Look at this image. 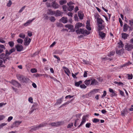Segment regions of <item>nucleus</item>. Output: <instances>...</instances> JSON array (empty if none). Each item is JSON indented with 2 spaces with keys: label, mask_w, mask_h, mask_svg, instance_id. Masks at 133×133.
Here are the masks:
<instances>
[{
  "label": "nucleus",
  "mask_w": 133,
  "mask_h": 133,
  "mask_svg": "<svg viewBox=\"0 0 133 133\" xmlns=\"http://www.w3.org/2000/svg\"><path fill=\"white\" fill-rule=\"evenodd\" d=\"M91 125V123H88L86 124L85 126L87 128H89Z\"/></svg>",
  "instance_id": "bf43d9fd"
},
{
  "label": "nucleus",
  "mask_w": 133,
  "mask_h": 133,
  "mask_svg": "<svg viewBox=\"0 0 133 133\" xmlns=\"http://www.w3.org/2000/svg\"><path fill=\"white\" fill-rule=\"evenodd\" d=\"M51 6L54 8L55 9L58 8L59 6V4L55 1H54L52 2Z\"/></svg>",
  "instance_id": "0eeeda50"
},
{
  "label": "nucleus",
  "mask_w": 133,
  "mask_h": 133,
  "mask_svg": "<svg viewBox=\"0 0 133 133\" xmlns=\"http://www.w3.org/2000/svg\"><path fill=\"white\" fill-rule=\"evenodd\" d=\"M78 15L80 19H82L83 18V12L81 11H79L78 12Z\"/></svg>",
  "instance_id": "ddd939ff"
},
{
  "label": "nucleus",
  "mask_w": 133,
  "mask_h": 133,
  "mask_svg": "<svg viewBox=\"0 0 133 133\" xmlns=\"http://www.w3.org/2000/svg\"><path fill=\"white\" fill-rule=\"evenodd\" d=\"M19 36L20 38L24 39L25 37V35L23 33L20 34L19 35Z\"/></svg>",
  "instance_id": "58836bf2"
},
{
  "label": "nucleus",
  "mask_w": 133,
  "mask_h": 133,
  "mask_svg": "<svg viewBox=\"0 0 133 133\" xmlns=\"http://www.w3.org/2000/svg\"><path fill=\"white\" fill-rule=\"evenodd\" d=\"M98 31H101L104 28V26L102 24H98Z\"/></svg>",
  "instance_id": "412c9836"
},
{
  "label": "nucleus",
  "mask_w": 133,
  "mask_h": 133,
  "mask_svg": "<svg viewBox=\"0 0 133 133\" xmlns=\"http://www.w3.org/2000/svg\"><path fill=\"white\" fill-rule=\"evenodd\" d=\"M56 15L58 16H60L61 15V14L60 11L59 10H57L56 11L55 13Z\"/></svg>",
  "instance_id": "f704fd0d"
},
{
  "label": "nucleus",
  "mask_w": 133,
  "mask_h": 133,
  "mask_svg": "<svg viewBox=\"0 0 133 133\" xmlns=\"http://www.w3.org/2000/svg\"><path fill=\"white\" fill-rule=\"evenodd\" d=\"M82 24L81 23L78 22L75 25V28L79 29V28L82 26Z\"/></svg>",
  "instance_id": "a211bd4d"
},
{
  "label": "nucleus",
  "mask_w": 133,
  "mask_h": 133,
  "mask_svg": "<svg viewBox=\"0 0 133 133\" xmlns=\"http://www.w3.org/2000/svg\"><path fill=\"white\" fill-rule=\"evenodd\" d=\"M28 35L29 37H31L32 36V32H30L29 31H28L27 32Z\"/></svg>",
  "instance_id": "864d4df0"
},
{
  "label": "nucleus",
  "mask_w": 133,
  "mask_h": 133,
  "mask_svg": "<svg viewBox=\"0 0 133 133\" xmlns=\"http://www.w3.org/2000/svg\"><path fill=\"white\" fill-rule=\"evenodd\" d=\"M77 34H82L83 35H89L90 34L89 31H87L86 30H84V29H78L76 31Z\"/></svg>",
  "instance_id": "f03ea898"
},
{
  "label": "nucleus",
  "mask_w": 133,
  "mask_h": 133,
  "mask_svg": "<svg viewBox=\"0 0 133 133\" xmlns=\"http://www.w3.org/2000/svg\"><path fill=\"white\" fill-rule=\"evenodd\" d=\"M107 94V92L106 91H103V94L102 96V98H103Z\"/></svg>",
  "instance_id": "13d9d810"
},
{
  "label": "nucleus",
  "mask_w": 133,
  "mask_h": 133,
  "mask_svg": "<svg viewBox=\"0 0 133 133\" xmlns=\"http://www.w3.org/2000/svg\"><path fill=\"white\" fill-rule=\"evenodd\" d=\"M49 19L50 21L52 22H54L56 19L55 17L53 16H51L49 17Z\"/></svg>",
  "instance_id": "c756f323"
},
{
  "label": "nucleus",
  "mask_w": 133,
  "mask_h": 133,
  "mask_svg": "<svg viewBox=\"0 0 133 133\" xmlns=\"http://www.w3.org/2000/svg\"><path fill=\"white\" fill-rule=\"evenodd\" d=\"M68 6H69V7L67 8L68 10L70 11H72L74 9V6L73 5H69Z\"/></svg>",
  "instance_id": "b1692460"
},
{
  "label": "nucleus",
  "mask_w": 133,
  "mask_h": 133,
  "mask_svg": "<svg viewBox=\"0 0 133 133\" xmlns=\"http://www.w3.org/2000/svg\"><path fill=\"white\" fill-rule=\"evenodd\" d=\"M121 35L122 38L124 39H127L128 37L129 36L128 34L125 33H122L121 34Z\"/></svg>",
  "instance_id": "f8f14e48"
},
{
  "label": "nucleus",
  "mask_w": 133,
  "mask_h": 133,
  "mask_svg": "<svg viewBox=\"0 0 133 133\" xmlns=\"http://www.w3.org/2000/svg\"><path fill=\"white\" fill-rule=\"evenodd\" d=\"M6 54L5 55L4 53L0 55V58L3 59L4 63H5L7 59H8V51L7 50L6 51Z\"/></svg>",
  "instance_id": "7ed1b4c3"
},
{
  "label": "nucleus",
  "mask_w": 133,
  "mask_h": 133,
  "mask_svg": "<svg viewBox=\"0 0 133 133\" xmlns=\"http://www.w3.org/2000/svg\"><path fill=\"white\" fill-rule=\"evenodd\" d=\"M115 54V52L114 51H112L110 53L108 54V56L110 57L111 56H113Z\"/></svg>",
  "instance_id": "e433bc0d"
},
{
  "label": "nucleus",
  "mask_w": 133,
  "mask_h": 133,
  "mask_svg": "<svg viewBox=\"0 0 133 133\" xmlns=\"http://www.w3.org/2000/svg\"><path fill=\"white\" fill-rule=\"evenodd\" d=\"M82 83V81H80L79 82H75V85L76 87H78L80 84Z\"/></svg>",
  "instance_id": "bb28decb"
},
{
  "label": "nucleus",
  "mask_w": 133,
  "mask_h": 133,
  "mask_svg": "<svg viewBox=\"0 0 133 133\" xmlns=\"http://www.w3.org/2000/svg\"><path fill=\"white\" fill-rule=\"evenodd\" d=\"M118 46L119 48H122L124 46L123 42L121 40H120L119 42L118 43Z\"/></svg>",
  "instance_id": "aec40b11"
},
{
  "label": "nucleus",
  "mask_w": 133,
  "mask_h": 133,
  "mask_svg": "<svg viewBox=\"0 0 133 133\" xmlns=\"http://www.w3.org/2000/svg\"><path fill=\"white\" fill-rule=\"evenodd\" d=\"M15 48L17 51L20 52L22 51L23 49L22 46L21 45L17 44L15 45Z\"/></svg>",
  "instance_id": "6e6552de"
},
{
  "label": "nucleus",
  "mask_w": 133,
  "mask_h": 133,
  "mask_svg": "<svg viewBox=\"0 0 133 133\" xmlns=\"http://www.w3.org/2000/svg\"><path fill=\"white\" fill-rule=\"evenodd\" d=\"M0 42L2 43H5V41L3 39V38H0Z\"/></svg>",
  "instance_id": "0e129e2a"
},
{
  "label": "nucleus",
  "mask_w": 133,
  "mask_h": 133,
  "mask_svg": "<svg viewBox=\"0 0 133 133\" xmlns=\"http://www.w3.org/2000/svg\"><path fill=\"white\" fill-rule=\"evenodd\" d=\"M38 106V104L37 103H34L33 105L32 106V108H33V109L36 110L37 109Z\"/></svg>",
  "instance_id": "cd10ccee"
},
{
  "label": "nucleus",
  "mask_w": 133,
  "mask_h": 133,
  "mask_svg": "<svg viewBox=\"0 0 133 133\" xmlns=\"http://www.w3.org/2000/svg\"><path fill=\"white\" fill-rule=\"evenodd\" d=\"M99 120L97 118H95L92 120L93 122L96 123L99 122Z\"/></svg>",
  "instance_id": "37998d69"
},
{
  "label": "nucleus",
  "mask_w": 133,
  "mask_h": 133,
  "mask_svg": "<svg viewBox=\"0 0 133 133\" xmlns=\"http://www.w3.org/2000/svg\"><path fill=\"white\" fill-rule=\"evenodd\" d=\"M31 40V39L30 38L26 37L24 39L25 41L24 44L25 45H28L29 44Z\"/></svg>",
  "instance_id": "423d86ee"
},
{
  "label": "nucleus",
  "mask_w": 133,
  "mask_h": 133,
  "mask_svg": "<svg viewBox=\"0 0 133 133\" xmlns=\"http://www.w3.org/2000/svg\"><path fill=\"white\" fill-rule=\"evenodd\" d=\"M30 71L32 73H35L37 72V70L35 68L31 69Z\"/></svg>",
  "instance_id": "a18cd8bd"
},
{
  "label": "nucleus",
  "mask_w": 133,
  "mask_h": 133,
  "mask_svg": "<svg viewBox=\"0 0 133 133\" xmlns=\"http://www.w3.org/2000/svg\"><path fill=\"white\" fill-rule=\"evenodd\" d=\"M91 80H92L90 85H98V82L95 79H91Z\"/></svg>",
  "instance_id": "1a4fd4ad"
},
{
  "label": "nucleus",
  "mask_w": 133,
  "mask_h": 133,
  "mask_svg": "<svg viewBox=\"0 0 133 133\" xmlns=\"http://www.w3.org/2000/svg\"><path fill=\"white\" fill-rule=\"evenodd\" d=\"M15 51V49L14 48H12L9 51V55L10 54L13 52Z\"/></svg>",
  "instance_id": "ea45409f"
},
{
  "label": "nucleus",
  "mask_w": 133,
  "mask_h": 133,
  "mask_svg": "<svg viewBox=\"0 0 133 133\" xmlns=\"http://www.w3.org/2000/svg\"><path fill=\"white\" fill-rule=\"evenodd\" d=\"M95 17V18H97V19H99V14L97 13H96L94 15Z\"/></svg>",
  "instance_id": "3c124183"
},
{
  "label": "nucleus",
  "mask_w": 133,
  "mask_h": 133,
  "mask_svg": "<svg viewBox=\"0 0 133 133\" xmlns=\"http://www.w3.org/2000/svg\"><path fill=\"white\" fill-rule=\"evenodd\" d=\"M7 124L6 123H3L1 124L0 125V129H1L3 128V127L5 125H6Z\"/></svg>",
  "instance_id": "4d7b16f0"
},
{
  "label": "nucleus",
  "mask_w": 133,
  "mask_h": 133,
  "mask_svg": "<svg viewBox=\"0 0 133 133\" xmlns=\"http://www.w3.org/2000/svg\"><path fill=\"white\" fill-rule=\"evenodd\" d=\"M64 71L65 73L68 75V76H69V74H70L71 73L69 70L68 69H67L66 70H65Z\"/></svg>",
  "instance_id": "473e14b6"
},
{
  "label": "nucleus",
  "mask_w": 133,
  "mask_h": 133,
  "mask_svg": "<svg viewBox=\"0 0 133 133\" xmlns=\"http://www.w3.org/2000/svg\"><path fill=\"white\" fill-rule=\"evenodd\" d=\"M119 21L120 24V25L121 26H122L123 25V22L122 21V20L120 18H119Z\"/></svg>",
  "instance_id": "69168bd1"
},
{
  "label": "nucleus",
  "mask_w": 133,
  "mask_h": 133,
  "mask_svg": "<svg viewBox=\"0 0 133 133\" xmlns=\"http://www.w3.org/2000/svg\"><path fill=\"white\" fill-rule=\"evenodd\" d=\"M99 36L101 38L103 39L105 37V34L102 31H99Z\"/></svg>",
  "instance_id": "4468645a"
},
{
  "label": "nucleus",
  "mask_w": 133,
  "mask_h": 133,
  "mask_svg": "<svg viewBox=\"0 0 133 133\" xmlns=\"http://www.w3.org/2000/svg\"><path fill=\"white\" fill-rule=\"evenodd\" d=\"M67 1L65 0H61L60 1L59 3L60 5H62L66 3Z\"/></svg>",
  "instance_id": "2f4dec72"
},
{
  "label": "nucleus",
  "mask_w": 133,
  "mask_h": 133,
  "mask_svg": "<svg viewBox=\"0 0 133 133\" xmlns=\"http://www.w3.org/2000/svg\"><path fill=\"white\" fill-rule=\"evenodd\" d=\"M61 21L63 23H65L67 22L68 19L67 18L62 17L61 19Z\"/></svg>",
  "instance_id": "4be33fe9"
},
{
  "label": "nucleus",
  "mask_w": 133,
  "mask_h": 133,
  "mask_svg": "<svg viewBox=\"0 0 133 133\" xmlns=\"http://www.w3.org/2000/svg\"><path fill=\"white\" fill-rule=\"evenodd\" d=\"M119 91L121 95L122 96H124V92L123 91H121L120 90H119Z\"/></svg>",
  "instance_id": "774afa93"
},
{
  "label": "nucleus",
  "mask_w": 133,
  "mask_h": 133,
  "mask_svg": "<svg viewBox=\"0 0 133 133\" xmlns=\"http://www.w3.org/2000/svg\"><path fill=\"white\" fill-rule=\"evenodd\" d=\"M57 126L61 125H62L64 124V121H61L59 122H57Z\"/></svg>",
  "instance_id": "c9c22d12"
},
{
  "label": "nucleus",
  "mask_w": 133,
  "mask_h": 133,
  "mask_svg": "<svg viewBox=\"0 0 133 133\" xmlns=\"http://www.w3.org/2000/svg\"><path fill=\"white\" fill-rule=\"evenodd\" d=\"M87 24L86 25V27L87 29L89 30H91V28L90 27V22L88 21H87L86 23Z\"/></svg>",
  "instance_id": "f3484780"
},
{
  "label": "nucleus",
  "mask_w": 133,
  "mask_h": 133,
  "mask_svg": "<svg viewBox=\"0 0 133 133\" xmlns=\"http://www.w3.org/2000/svg\"><path fill=\"white\" fill-rule=\"evenodd\" d=\"M16 77L19 81L23 83H27L29 80V79L27 77L20 74L16 75Z\"/></svg>",
  "instance_id": "f257e3e1"
},
{
  "label": "nucleus",
  "mask_w": 133,
  "mask_h": 133,
  "mask_svg": "<svg viewBox=\"0 0 133 133\" xmlns=\"http://www.w3.org/2000/svg\"><path fill=\"white\" fill-rule=\"evenodd\" d=\"M29 101L31 103H33V99L32 97H30L29 98Z\"/></svg>",
  "instance_id": "680f3d73"
},
{
  "label": "nucleus",
  "mask_w": 133,
  "mask_h": 133,
  "mask_svg": "<svg viewBox=\"0 0 133 133\" xmlns=\"http://www.w3.org/2000/svg\"><path fill=\"white\" fill-rule=\"evenodd\" d=\"M47 14L48 15H52L55 14V12L52 11L51 9H49L48 10V11L47 12Z\"/></svg>",
  "instance_id": "6ab92c4d"
},
{
  "label": "nucleus",
  "mask_w": 133,
  "mask_h": 133,
  "mask_svg": "<svg viewBox=\"0 0 133 133\" xmlns=\"http://www.w3.org/2000/svg\"><path fill=\"white\" fill-rule=\"evenodd\" d=\"M65 26L66 28H68L69 29H71L73 28V26L70 24H67L65 25Z\"/></svg>",
  "instance_id": "a878e982"
},
{
  "label": "nucleus",
  "mask_w": 133,
  "mask_h": 133,
  "mask_svg": "<svg viewBox=\"0 0 133 133\" xmlns=\"http://www.w3.org/2000/svg\"><path fill=\"white\" fill-rule=\"evenodd\" d=\"M9 45L12 48L14 45V43L13 42L11 41L9 42Z\"/></svg>",
  "instance_id": "a19ab883"
},
{
  "label": "nucleus",
  "mask_w": 133,
  "mask_h": 133,
  "mask_svg": "<svg viewBox=\"0 0 133 133\" xmlns=\"http://www.w3.org/2000/svg\"><path fill=\"white\" fill-rule=\"evenodd\" d=\"M63 96L61 98L57 100L56 103L57 104H59L61 103L62 101V99H63Z\"/></svg>",
  "instance_id": "c85d7f7f"
},
{
  "label": "nucleus",
  "mask_w": 133,
  "mask_h": 133,
  "mask_svg": "<svg viewBox=\"0 0 133 133\" xmlns=\"http://www.w3.org/2000/svg\"><path fill=\"white\" fill-rule=\"evenodd\" d=\"M74 4V3L71 1L69 3H67V4L68 5H72L73 4Z\"/></svg>",
  "instance_id": "e2e57ef3"
},
{
  "label": "nucleus",
  "mask_w": 133,
  "mask_h": 133,
  "mask_svg": "<svg viewBox=\"0 0 133 133\" xmlns=\"http://www.w3.org/2000/svg\"><path fill=\"white\" fill-rule=\"evenodd\" d=\"M25 6H24L22 7L20 9L19 11V13H21L24 10V9L25 8Z\"/></svg>",
  "instance_id": "603ef678"
},
{
  "label": "nucleus",
  "mask_w": 133,
  "mask_h": 133,
  "mask_svg": "<svg viewBox=\"0 0 133 133\" xmlns=\"http://www.w3.org/2000/svg\"><path fill=\"white\" fill-rule=\"evenodd\" d=\"M31 22L32 21H30V20H29L27 21V22H26V23H25L24 24V26H27L29 25Z\"/></svg>",
  "instance_id": "72a5a7b5"
},
{
  "label": "nucleus",
  "mask_w": 133,
  "mask_h": 133,
  "mask_svg": "<svg viewBox=\"0 0 133 133\" xmlns=\"http://www.w3.org/2000/svg\"><path fill=\"white\" fill-rule=\"evenodd\" d=\"M44 74H37L34 75L35 77H40L43 75H44Z\"/></svg>",
  "instance_id": "8fccbe9b"
},
{
  "label": "nucleus",
  "mask_w": 133,
  "mask_h": 133,
  "mask_svg": "<svg viewBox=\"0 0 133 133\" xmlns=\"http://www.w3.org/2000/svg\"><path fill=\"white\" fill-rule=\"evenodd\" d=\"M10 82L15 87L19 88L21 86V84L15 80H12Z\"/></svg>",
  "instance_id": "20e7f679"
},
{
  "label": "nucleus",
  "mask_w": 133,
  "mask_h": 133,
  "mask_svg": "<svg viewBox=\"0 0 133 133\" xmlns=\"http://www.w3.org/2000/svg\"><path fill=\"white\" fill-rule=\"evenodd\" d=\"M127 75L128 77V79H132V74L131 75H129V74H128Z\"/></svg>",
  "instance_id": "6e6d98bb"
},
{
  "label": "nucleus",
  "mask_w": 133,
  "mask_h": 133,
  "mask_svg": "<svg viewBox=\"0 0 133 133\" xmlns=\"http://www.w3.org/2000/svg\"><path fill=\"white\" fill-rule=\"evenodd\" d=\"M128 113L127 110L125 108L122 111H121V114L122 116H124L125 115L127 114Z\"/></svg>",
  "instance_id": "dca6fc26"
},
{
  "label": "nucleus",
  "mask_w": 133,
  "mask_h": 133,
  "mask_svg": "<svg viewBox=\"0 0 133 133\" xmlns=\"http://www.w3.org/2000/svg\"><path fill=\"white\" fill-rule=\"evenodd\" d=\"M103 22V21L101 18L98 19L97 20V22L98 23V24H102V22Z\"/></svg>",
  "instance_id": "7c9ffc66"
},
{
  "label": "nucleus",
  "mask_w": 133,
  "mask_h": 133,
  "mask_svg": "<svg viewBox=\"0 0 133 133\" xmlns=\"http://www.w3.org/2000/svg\"><path fill=\"white\" fill-rule=\"evenodd\" d=\"M87 117V115L84 116H83L82 119V120L81 123V124L83 125L85 122L86 119Z\"/></svg>",
  "instance_id": "5701e85b"
},
{
  "label": "nucleus",
  "mask_w": 133,
  "mask_h": 133,
  "mask_svg": "<svg viewBox=\"0 0 133 133\" xmlns=\"http://www.w3.org/2000/svg\"><path fill=\"white\" fill-rule=\"evenodd\" d=\"M54 56L55 58H57V59L58 61H60V58L58 57L57 56H56V55H54Z\"/></svg>",
  "instance_id": "338daca9"
},
{
  "label": "nucleus",
  "mask_w": 133,
  "mask_h": 133,
  "mask_svg": "<svg viewBox=\"0 0 133 133\" xmlns=\"http://www.w3.org/2000/svg\"><path fill=\"white\" fill-rule=\"evenodd\" d=\"M57 122L51 123L49 124L50 125H51L52 126H57Z\"/></svg>",
  "instance_id": "4c0bfd02"
},
{
  "label": "nucleus",
  "mask_w": 133,
  "mask_h": 133,
  "mask_svg": "<svg viewBox=\"0 0 133 133\" xmlns=\"http://www.w3.org/2000/svg\"><path fill=\"white\" fill-rule=\"evenodd\" d=\"M39 129V128H38V125L35 126L34 127H33L31 129L33 130H35L37 129Z\"/></svg>",
  "instance_id": "5fc2aeb1"
},
{
  "label": "nucleus",
  "mask_w": 133,
  "mask_h": 133,
  "mask_svg": "<svg viewBox=\"0 0 133 133\" xmlns=\"http://www.w3.org/2000/svg\"><path fill=\"white\" fill-rule=\"evenodd\" d=\"M63 9L64 11H66L67 7L66 5H63L62 6Z\"/></svg>",
  "instance_id": "49530a36"
},
{
  "label": "nucleus",
  "mask_w": 133,
  "mask_h": 133,
  "mask_svg": "<svg viewBox=\"0 0 133 133\" xmlns=\"http://www.w3.org/2000/svg\"><path fill=\"white\" fill-rule=\"evenodd\" d=\"M124 49L122 48L120 50H117L116 51V52L117 54L120 55L121 53H123V52H124Z\"/></svg>",
  "instance_id": "9b49d317"
},
{
  "label": "nucleus",
  "mask_w": 133,
  "mask_h": 133,
  "mask_svg": "<svg viewBox=\"0 0 133 133\" xmlns=\"http://www.w3.org/2000/svg\"><path fill=\"white\" fill-rule=\"evenodd\" d=\"M22 122V121H16L11 126V128H12L15 127H18Z\"/></svg>",
  "instance_id": "39448f33"
},
{
  "label": "nucleus",
  "mask_w": 133,
  "mask_h": 133,
  "mask_svg": "<svg viewBox=\"0 0 133 133\" xmlns=\"http://www.w3.org/2000/svg\"><path fill=\"white\" fill-rule=\"evenodd\" d=\"M17 41L18 43L22 44L23 42V40L21 38H18L17 39Z\"/></svg>",
  "instance_id": "c03bdc74"
},
{
  "label": "nucleus",
  "mask_w": 133,
  "mask_h": 133,
  "mask_svg": "<svg viewBox=\"0 0 133 133\" xmlns=\"http://www.w3.org/2000/svg\"><path fill=\"white\" fill-rule=\"evenodd\" d=\"M56 26L57 27H61L63 26V25L59 23H57L56 24Z\"/></svg>",
  "instance_id": "79ce46f5"
},
{
  "label": "nucleus",
  "mask_w": 133,
  "mask_h": 133,
  "mask_svg": "<svg viewBox=\"0 0 133 133\" xmlns=\"http://www.w3.org/2000/svg\"><path fill=\"white\" fill-rule=\"evenodd\" d=\"M91 79H90L85 80L84 82L85 84L87 86L89 85L91 82Z\"/></svg>",
  "instance_id": "393cba45"
},
{
  "label": "nucleus",
  "mask_w": 133,
  "mask_h": 133,
  "mask_svg": "<svg viewBox=\"0 0 133 133\" xmlns=\"http://www.w3.org/2000/svg\"><path fill=\"white\" fill-rule=\"evenodd\" d=\"M80 87L81 88L85 89L87 88V86L84 84H82L80 85Z\"/></svg>",
  "instance_id": "09e8293b"
},
{
  "label": "nucleus",
  "mask_w": 133,
  "mask_h": 133,
  "mask_svg": "<svg viewBox=\"0 0 133 133\" xmlns=\"http://www.w3.org/2000/svg\"><path fill=\"white\" fill-rule=\"evenodd\" d=\"M47 124V122H43L42 123L38 125V128H42L46 126Z\"/></svg>",
  "instance_id": "2eb2a0df"
},
{
  "label": "nucleus",
  "mask_w": 133,
  "mask_h": 133,
  "mask_svg": "<svg viewBox=\"0 0 133 133\" xmlns=\"http://www.w3.org/2000/svg\"><path fill=\"white\" fill-rule=\"evenodd\" d=\"M73 123H71V124H68L67 127L68 128H71L73 126Z\"/></svg>",
  "instance_id": "de8ad7c7"
},
{
  "label": "nucleus",
  "mask_w": 133,
  "mask_h": 133,
  "mask_svg": "<svg viewBox=\"0 0 133 133\" xmlns=\"http://www.w3.org/2000/svg\"><path fill=\"white\" fill-rule=\"evenodd\" d=\"M88 71H85L84 72V73L83 75V77H87V72Z\"/></svg>",
  "instance_id": "052dcab7"
},
{
  "label": "nucleus",
  "mask_w": 133,
  "mask_h": 133,
  "mask_svg": "<svg viewBox=\"0 0 133 133\" xmlns=\"http://www.w3.org/2000/svg\"><path fill=\"white\" fill-rule=\"evenodd\" d=\"M129 27V26L127 24H125L123 27V31L125 32H126L128 30Z\"/></svg>",
  "instance_id": "9d476101"
}]
</instances>
